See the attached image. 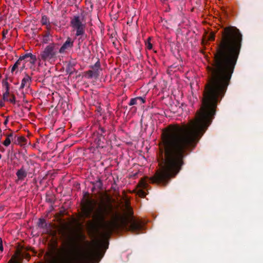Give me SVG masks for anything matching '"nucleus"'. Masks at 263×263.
Listing matches in <instances>:
<instances>
[{"label":"nucleus","instance_id":"obj_13","mask_svg":"<svg viewBox=\"0 0 263 263\" xmlns=\"http://www.w3.org/2000/svg\"><path fill=\"white\" fill-rule=\"evenodd\" d=\"M27 139L24 136H17L15 134V144L24 145L26 144Z\"/></svg>","mask_w":263,"mask_h":263},{"label":"nucleus","instance_id":"obj_40","mask_svg":"<svg viewBox=\"0 0 263 263\" xmlns=\"http://www.w3.org/2000/svg\"><path fill=\"white\" fill-rule=\"evenodd\" d=\"M2 158V155L0 154V159H1Z\"/></svg>","mask_w":263,"mask_h":263},{"label":"nucleus","instance_id":"obj_7","mask_svg":"<svg viewBox=\"0 0 263 263\" xmlns=\"http://www.w3.org/2000/svg\"><path fill=\"white\" fill-rule=\"evenodd\" d=\"M28 173V170L25 165H22L20 169L18 170L16 173V175L18 180L23 181L27 177Z\"/></svg>","mask_w":263,"mask_h":263},{"label":"nucleus","instance_id":"obj_20","mask_svg":"<svg viewBox=\"0 0 263 263\" xmlns=\"http://www.w3.org/2000/svg\"><path fill=\"white\" fill-rule=\"evenodd\" d=\"M139 185L143 189H146L148 186L147 183L144 179L141 180Z\"/></svg>","mask_w":263,"mask_h":263},{"label":"nucleus","instance_id":"obj_5","mask_svg":"<svg viewBox=\"0 0 263 263\" xmlns=\"http://www.w3.org/2000/svg\"><path fill=\"white\" fill-rule=\"evenodd\" d=\"M90 70L84 72V77L88 79L94 78L97 80L102 71L100 60L98 59L94 65L90 66Z\"/></svg>","mask_w":263,"mask_h":263},{"label":"nucleus","instance_id":"obj_37","mask_svg":"<svg viewBox=\"0 0 263 263\" xmlns=\"http://www.w3.org/2000/svg\"><path fill=\"white\" fill-rule=\"evenodd\" d=\"M96 255H100V252L99 251L96 252Z\"/></svg>","mask_w":263,"mask_h":263},{"label":"nucleus","instance_id":"obj_9","mask_svg":"<svg viewBox=\"0 0 263 263\" xmlns=\"http://www.w3.org/2000/svg\"><path fill=\"white\" fill-rule=\"evenodd\" d=\"M73 46V41L71 40L70 37H68L66 42L63 44L59 50V52L62 53H64L66 49L71 48Z\"/></svg>","mask_w":263,"mask_h":263},{"label":"nucleus","instance_id":"obj_27","mask_svg":"<svg viewBox=\"0 0 263 263\" xmlns=\"http://www.w3.org/2000/svg\"><path fill=\"white\" fill-rule=\"evenodd\" d=\"M99 130L101 132L100 133L101 136H103V134L104 133L106 132L105 129L104 128L102 127H99ZM103 137H104V136H103Z\"/></svg>","mask_w":263,"mask_h":263},{"label":"nucleus","instance_id":"obj_28","mask_svg":"<svg viewBox=\"0 0 263 263\" xmlns=\"http://www.w3.org/2000/svg\"><path fill=\"white\" fill-rule=\"evenodd\" d=\"M8 263H19L18 259L11 258L8 262Z\"/></svg>","mask_w":263,"mask_h":263},{"label":"nucleus","instance_id":"obj_22","mask_svg":"<svg viewBox=\"0 0 263 263\" xmlns=\"http://www.w3.org/2000/svg\"><path fill=\"white\" fill-rule=\"evenodd\" d=\"M9 95V90H6L5 92L3 94V98L4 101H8V96Z\"/></svg>","mask_w":263,"mask_h":263},{"label":"nucleus","instance_id":"obj_6","mask_svg":"<svg viewBox=\"0 0 263 263\" xmlns=\"http://www.w3.org/2000/svg\"><path fill=\"white\" fill-rule=\"evenodd\" d=\"M57 54L55 45L53 44H50L46 47L40 55V59L44 61H49L53 58Z\"/></svg>","mask_w":263,"mask_h":263},{"label":"nucleus","instance_id":"obj_34","mask_svg":"<svg viewBox=\"0 0 263 263\" xmlns=\"http://www.w3.org/2000/svg\"><path fill=\"white\" fill-rule=\"evenodd\" d=\"M8 118H9L8 116L6 117V119L4 122V124L5 125H6L8 124V122L9 121Z\"/></svg>","mask_w":263,"mask_h":263},{"label":"nucleus","instance_id":"obj_21","mask_svg":"<svg viewBox=\"0 0 263 263\" xmlns=\"http://www.w3.org/2000/svg\"><path fill=\"white\" fill-rule=\"evenodd\" d=\"M131 227L134 231H137L140 228V226L135 221H133L131 223Z\"/></svg>","mask_w":263,"mask_h":263},{"label":"nucleus","instance_id":"obj_4","mask_svg":"<svg viewBox=\"0 0 263 263\" xmlns=\"http://www.w3.org/2000/svg\"><path fill=\"white\" fill-rule=\"evenodd\" d=\"M82 18L79 15H74L71 19L70 25L73 30L76 31V36H79V40L82 41L86 37L85 34L86 25L83 23Z\"/></svg>","mask_w":263,"mask_h":263},{"label":"nucleus","instance_id":"obj_16","mask_svg":"<svg viewBox=\"0 0 263 263\" xmlns=\"http://www.w3.org/2000/svg\"><path fill=\"white\" fill-rule=\"evenodd\" d=\"M38 226L42 229H45L47 227V224L44 219H40L38 222Z\"/></svg>","mask_w":263,"mask_h":263},{"label":"nucleus","instance_id":"obj_36","mask_svg":"<svg viewBox=\"0 0 263 263\" xmlns=\"http://www.w3.org/2000/svg\"><path fill=\"white\" fill-rule=\"evenodd\" d=\"M87 2H88L90 5L91 7H92V4H91V1H87Z\"/></svg>","mask_w":263,"mask_h":263},{"label":"nucleus","instance_id":"obj_31","mask_svg":"<svg viewBox=\"0 0 263 263\" xmlns=\"http://www.w3.org/2000/svg\"><path fill=\"white\" fill-rule=\"evenodd\" d=\"M3 250H4V248H3V246L2 239L1 238H0V251L1 252H3Z\"/></svg>","mask_w":263,"mask_h":263},{"label":"nucleus","instance_id":"obj_32","mask_svg":"<svg viewBox=\"0 0 263 263\" xmlns=\"http://www.w3.org/2000/svg\"><path fill=\"white\" fill-rule=\"evenodd\" d=\"M49 36V33H47V34H46V35H45L44 39V42L45 43H47Z\"/></svg>","mask_w":263,"mask_h":263},{"label":"nucleus","instance_id":"obj_19","mask_svg":"<svg viewBox=\"0 0 263 263\" xmlns=\"http://www.w3.org/2000/svg\"><path fill=\"white\" fill-rule=\"evenodd\" d=\"M2 84L3 86L5 87L6 90H7V91L9 90V84L7 82V78L3 80Z\"/></svg>","mask_w":263,"mask_h":263},{"label":"nucleus","instance_id":"obj_25","mask_svg":"<svg viewBox=\"0 0 263 263\" xmlns=\"http://www.w3.org/2000/svg\"><path fill=\"white\" fill-rule=\"evenodd\" d=\"M145 45L146 46V47L149 50H151L152 49V47H153V45L151 43V42H149V41H147L146 43H145Z\"/></svg>","mask_w":263,"mask_h":263},{"label":"nucleus","instance_id":"obj_11","mask_svg":"<svg viewBox=\"0 0 263 263\" xmlns=\"http://www.w3.org/2000/svg\"><path fill=\"white\" fill-rule=\"evenodd\" d=\"M145 102L144 98L141 97L133 98L130 100L128 105L130 106L134 105H141Z\"/></svg>","mask_w":263,"mask_h":263},{"label":"nucleus","instance_id":"obj_18","mask_svg":"<svg viewBox=\"0 0 263 263\" xmlns=\"http://www.w3.org/2000/svg\"><path fill=\"white\" fill-rule=\"evenodd\" d=\"M73 66H74V64H69L68 65V68H67V72H68L69 73L70 75H71L72 74H73L74 71L75 70L74 68H73Z\"/></svg>","mask_w":263,"mask_h":263},{"label":"nucleus","instance_id":"obj_17","mask_svg":"<svg viewBox=\"0 0 263 263\" xmlns=\"http://www.w3.org/2000/svg\"><path fill=\"white\" fill-rule=\"evenodd\" d=\"M93 185L95 186V187H96L98 189H102V182L100 179H99L98 180L96 181V182L93 183Z\"/></svg>","mask_w":263,"mask_h":263},{"label":"nucleus","instance_id":"obj_2","mask_svg":"<svg viewBox=\"0 0 263 263\" xmlns=\"http://www.w3.org/2000/svg\"><path fill=\"white\" fill-rule=\"evenodd\" d=\"M84 197L86 199L82 208L84 216L86 218L93 219L97 226L102 230L103 237H109L114 231L126 226V219L118 212L114 211L111 204L100 206L95 210L96 201L89 197L88 192L85 193Z\"/></svg>","mask_w":263,"mask_h":263},{"label":"nucleus","instance_id":"obj_23","mask_svg":"<svg viewBox=\"0 0 263 263\" xmlns=\"http://www.w3.org/2000/svg\"><path fill=\"white\" fill-rule=\"evenodd\" d=\"M138 195L141 197H144L146 196V193L143 191V189H140L138 191Z\"/></svg>","mask_w":263,"mask_h":263},{"label":"nucleus","instance_id":"obj_15","mask_svg":"<svg viewBox=\"0 0 263 263\" xmlns=\"http://www.w3.org/2000/svg\"><path fill=\"white\" fill-rule=\"evenodd\" d=\"M41 23L43 25H46L47 26H50L49 19L46 15L42 16V17L41 19Z\"/></svg>","mask_w":263,"mask_h":263},{"label":"nucleus","instance_id":"obj_24","mask_svg":"<svg viewBox=\"0 0 263 263\" xmlns=\"http://www.w3.org/2000/svg\"><path fill=\"white\" fill-rule=\"evenodd\" d=\"M215 35L213 32H211L208 36V40L209 41H214L215 40Z\"/></svg>","mask_w":263,"mask_h":263},{"label":"nucleus","instance_id":"obj_14","mask_svg":"<svg viewBox=\"0 0 263 263\" xmlns=\"http://www.w3.org/2000/svg\"><path fill=\"white\" fill-rule=\"evenodd\" d=\"M23 61H24V59L23 58V57L20 56L19 59L17 60V61L14 63V64L12 66V67L11 68V72H13L16 69H17L18 68V67L21 65L22 63L23 62Z\"/></svg>","mask_w":263,"mask_h":263},{"label":"nucleus","instance_id":"obj_10","mask_svg":"<svg viewBox=\"0 0 263 263\" xmlns=\"http://www.w3.org/2000/svg\"><path fill=\"white\" fill-rule=\"evenodd\" d=\"M6 137V140L3 143L5 146H8L11 141L15 144V134L14 132H11L10 134H7Z\"/></svg>","mask_w":263,"mask_h":263},{"label":"nucleus","instance_id":"obj_26","mask_svg":"<svg viewBox=\"0 0 263 263\" xmlns=\"http://www.w3.org/2000/svg\"><path fill=\"white\" fill-rule=\"evenodd\" d=\"M8 101L11 103H15V98L14 95H12L11 97L8 99Z\"/></svg>","mask_w":263,"mask_h":263},{"label":"nucleus","instance_id":"obj_33","mask_svg":"<svg viewBox=\"0 0 263 263\" xmlns=\"http://www.w3.org/2000/svg\"><path fill=\"white\" fill-rule=\"evenodd\" d=\"M4 101H5L2 99L0 100V107H3L5 106Z\"/></svg>","mask_w":263,"mask_h":263},{"label":"nucleus","instance_id":"obj_39","mask_svg":"<svg viewBox=\"0 0 263 263\" xmlns=\"http://www.w3.org/2000/svg\"><path fill=\"white\" fill-rule=\"evenodd\" d=\"M118 7H120V6L119 4H118Z\"/></svg>","mask_w":263,"mask_h":263},{"label":"nucleus","instance_id":"obj_35","mask_svg":"<svg viewBox=\"0 0 263 263\" xmlns=\"http://www.w3.org/2000/svg\"><path fill=\"white\" fill-rule=\"evenodd\" d=\"M96 188V187H95V186L93 185V187L91 189V191L92 192H95V190Z\"/></svg>","mask_w":263,"mask_h":263},{"label":"nucleus","instance_id":"obj_30","mask_svg":"<svg viewBox=\"0 0 263 263\" xmlns=\"http://www.w3.org/2000/svg\"><path fill=\"white\" fill-rule=\"evenodd\" d=\"M27 62V61H23V62L22 63V66H21L20 67V71H22L23 70V69H24L25 68V63Z\"/></svg>","mask_w":263,"mask_h":263},{"label":"nucleus","instance_id":"obj_12","mask_svg":"<svg viewBox=\"0 0 263 263\" xmlns=\"http://www.w3.org/2000/svg\"><path fill=\"white\" fill-rule=\"evenodd\" d=\"M24 61H27V59L30 58V62L32 64H34L36 61L35 55H33L31 53H27L22 55Z\"/></svg>","mask_w":263,"mask_h":263},{"label":"nucleus","instance_id":"obj_8","mask_svg":"<svg viewBox=\"0 0 263 263\" xmlns=\"http://www.w3.org/2000/svg\"><path fill=\"white\" fill-rule=\"evenodd\" d=\"M31 82V77L27 73H25V76L22 79L20 89H23L25 87H29Z\"/></svg>","mask_w":263,"mask_h":263},{"label":"nucleus","instance_id":"obj_41","mask_svg":"<svg viewBox=\"0 0 263 263\" xmlns=\"http://www.w3.org/2000/svg\"><path fill=\"white\" fill-rule=\"evenodd\" d=\"M2 132V130H1V129H0V132Z\"/></svg>","mask_w":263,"mask_h":263},{"label":"nucleus","instance_id":"obj_3","mask_svg":"<svg viewBox=\"0 0 263 263\" xmlns=\"http://www.w3.org/2000/svg\"><path fill=\"white\" fill-rule=\"evenodd\" d=\"M60 234L61 235L62 239V248L58 250L60 256L62 257L70 256L72 260L77 263H84L89 260V257L82 252H79V253L75 254L74 255L73 254L71 255V250L70 249L73 246V237L63 230L60 232Z\"/></svg>","mask_w":263,"mask_h":263},{"label":"nucleus","instance_id":"obj_38","mask_svg":"<svg viewBox=\"0 0 263 263\" xmlns=\"http://www.w3.org/2000/svg\"><path fill=\"white\" fill-rule=\"evenodd\" d=\"M130 214L132 215L133 214V212L132 211H130Z\"/></svg>","mask_w":263,"mask_h":263},{"label":"nucleus","instance_id":"obj_1","mask_svg":"<svg viewBox=\"0 0 263 263\" xmlns=\"http://www.w3.org/2000/svg\"><path fill=\"white\" fill-rule=\"evenodd\" d=\"M242 35L234 26L224 28L221 38L207 67L208 80L202 105L189 124L170 125L163 130L158 158L159 164H184V159L194 148L211 124L218 103L225 95L242 45Z\"/></svg>","mask_w":263,"mask_h":263},{"label":"nucleus","instance_id":"obj_29","mask_svg":"<svg viewBox=\"0 0 263 263\" xmlns=\"http://www.w3.org/2000/svg\"><path fill=\"white\" fill-rule=\"evenodd\" d=\"M22 257L23 258L29 259L30 257V255L27 253H24L22 254Z\"/></svg>","mask_w":263,"mask_h":263}]
</instances>
